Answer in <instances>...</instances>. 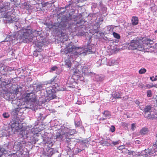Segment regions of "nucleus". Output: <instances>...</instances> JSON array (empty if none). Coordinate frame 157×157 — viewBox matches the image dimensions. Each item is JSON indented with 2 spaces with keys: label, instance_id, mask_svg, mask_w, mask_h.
Listing matches in <instances>:
<instances>
[{
  "label": "nucleus",
  "instance_id": "1a4fd4ad",
  "mask_svg": "<svg viewBox=\"0 0 157 157\" xmlns=\"http://www.w3.org/2000/svg\"><path fill=\"white\" fill-rule=\"evenodd\" d=\"M77 17H75V18H72V19L73 20V21L72 22H74V20L78 21L79 22V24H71L70 26L72 25H75L77 24H80L81 25L79 27H75V30L76 31H78V33H76V35L77 36H82L84 35L86 32L84 31V30H85L86 27L85 25H82V24H83V21H82L80 20H78L77 19Z\"/></svg>",
  "mask_w": 157,
  "mask_h": 157
},
{
  "label": "nucleus",
  "instance_id": "864d4df0",
  "mask_svg": "<svg viewBox=\"0 0 157 157\" xmlns=\"http://www.w3.org/2000/svg\"><path fill=\"white\" fill-rule=\"evenodd\" d=\"M149 1H151V0H147V2H147V3H146L147 4H149Z\"/></svg>",
  "mask_w": 157,
  "mask_h": 157
},
{
  "label": "nucleus",
  "instance_id": "a211bd4d",
  "mask_svg": "<svg viewBox=\"0 0 157 157\" xmlns=\"http://www.w3.org/2000/svg\"><path fill=\"white\" fill-rule=\"evenodd\" d=\"M132 23L133 25H136L138 23V18L137 17L133 16L131 19Z\"/></svg>",
  "mask_w": 157,
  "mask_h": 157
},
{
  "label": "nucleus",
  "instance_id": "37998d69",
  "mask_svg": "<svg viewBox=\"0 0 157 157\" xmlns=\"http://www.w3.org/2000/svg\"><path fill=\"white\" fill-rule=\"evenodd\" d=\"M39 1V0H32L31 2H32L33 4H36Z\"/></svg>",
  "mask_w": 157,
  "mask_h": 157
},
{
  "label": "nucleus",
  "instance_id": "13d9d810",
  "mask_svg": "<svg viewBox=\"0 0 157 157\" xmlns=\"http://www.w3.org/2000/svg\"><path fill=\"white\" fill-rule=\"evenodd\" d=\"M95 76H96V77H97V78H98V77H99V75H95Z\"/></svg>",
  "mask_w": 157,
  "mask_h": 157
},
{
  "label": "nucleus",
  "instance_id": "bf43d9fd",
  "mask_svg": "<svg viewBox=\"0 0 157 157\" xmlns=\"http://www.w3.org/2000/svg\"><path fill=\"white\" fill-rule=\"evenodd\" d=\"M155 33H157V29L155 31Z\"/></svg>",
  "mask_w": 157,
  "mask_h": 157
},
{
  "label": "nucleus",
  "instance_id": "c03bdc74",
  "mask_svg": "<svg viewBox=\"0 0 157 157\" xmlns=\"http://www.w3.org/2000/svg\"><path fill=\"white\" fill-rule=\"evenodd\" d=\"M97 7V4L95 3H93L92 4V8H96Z\"/></svg>",
  "mask_w": 157,
  "mask_h": 157
},
{
  "label": "nucleus",
  "instance_id": "4c0bfd02",
  "mask_svg": "<svg viewBox=\"0 0 157 157\" xmlns=\"http://www.w3.org/2000/svg\"><path fill=\"white\" fill-rule=\"evenodd\" d=\"M5 151H6V150L4 148L1 147H0V153L2 154L4 153Z\"/></svg>",
  "mask_w": 157,
  "mask_h": 157
},
{
  "label": "nucleus",
  "instance_id": "7ed1b4c3",
  "mask_svg": "<svg viewBox=\"0 0 157 157\" xmlns=\"http://www.w3.org/2000/svg\"><path fill=\"white\" fill-rule=\"evenodd\" d=\"M3 97L7 100L11 101L12 103L16 104L18 106L17 109L18 108L21 109L26 108L31 109L35 111L37 109L38 104L36 100V96L33 93H27L26 94L25 99L26 101V106L25 104V102L21 104V102L20 101L17 100H14V94L8 93L4 94Z\"/></svg>",
  "mask_w": 157,
  "mask_h": 157
},
{
  "label": "nucleus",
  "instance_id": "6e6d98bb",
  "mask_svg": "<svg viewBox=\"0 0 157 157\" xmlns=\"http://www.w3.org/2000/svg\"><path fill=\"white\" fill-rule=\"evenodd\" d=\"M67 150H68V151H69L70 150H71V148L69 147H67Z\"/></svg>",
  "mask_w": 157,
  "mask_h": 157
},
{
  "label": "nucleus",
  "instance_id": "dca6fc26",
  "mask_svg": "<svg viewBox=\"0 0 157 157\" xmlns=\"http://www.w3.org/2000/svg\"><path fill=\"white\" fill-rule=\"evenodd\" d=\"M46 84H40L37 85L36 88H34L35 91L37 92L39 90L44 89Z\"/></svg>",
  "mask_w": 157,
  "mask_h": 157
},
{
  "label": "nucleus",
  "instance_id": "58836bf2",
  "mask_svg": "<svg viewBox=\"0 0 157 157\" xmlns=\"http://www.w3.org/2000/svg\"><path fill=\"white\" fill-rule=\"evenodd\" d=\"M136 128L135 124L133 123L131 125V129L132 131H134Z\"/></svg>",
  "mask_w": 157,
  "mask_h": 157
},
{
  "label": "nucleus",
  "instance_id": "052dcab7",
  "mask_svg": "<svg viewBox=\"0 0 157 157\" xmlns=\"http://www.w3.org/2000/svg\"><path fill=\"white\" fill-rule=\"evenodd\" d=\"M143 86H142V88H143Z\"/></svg>",
  "mask_w": 157,
  "mask_h": 157
},
{
  "label": "nucleus",
  "instance_id": "9b49d317",
  "mask_svg": "<svg viewBox=\"0 0 157 157\" xmlns=\"http://www.w3.org/2000/svg\"><path fill=\"white\" fill-rule=\"evenodd\" d=\"M18 135H21L23 137H26L27 138L29 137H31L32 136L33 133H32V131L30 130H22L21 128L20 129L19 131L17 132V134Z\"/></svg>",
  "mask_w": 157,
  "mask_h": 157
},
{
  "label": "nucleus",
  "instance_id": "9d476101",
  "mask_svg": "<svg viewBox=\"0 0 157 157\" xmlns=\"http://www.w3.org/2000/svg\"><path fill=\"white\" fill-rule=\"evenodd\" d=\"M20 121L18 118H16L13 120L11 124L12 131L14 134H17V132L19 131L21 128V126L20 124Z\"/></svg>",
  "mask_w": 157,
  "mask_h": 157
},
{
  "label": "nucleus",
  "instance_id": "603ef678",
  "mask_svg": "<svg viewBox=\"0 0 157 157\" xmlns=\"http://www.w3.org/2000/svg\"><path fill=\"white\" fill-rule=\"evenodd\" d=\"M25 69H21V71H22L23 72L25 71Z\"/></svg>",
  "mask_w": 157,
  "mask_h": 157
},
{
  "label": "nucleus",
  "instance_id": "473e14b6",
  "mask_svg": "<svg viewBox=\"0 0 157 157\" xmlns=\"http://www.w3.org/2000/svg\"><path fill=\"white\" fill-rule=\"evenodd\" d=\"M3 117L5 118H8L10 117V115L8 113H5L2 114Z\"/></svg>",
  "mask_w": 157,
  "mask_h": 157
},
{
  "label": "nucleus",
  "instance_id": "c9c22d12",
  "mask_svg": "<svg viewBox=\"0 0 157 157\" xmlns=\"http://www.w3.org/2000/svg\"><path fill=\"white\" fill-rule=\"evenodd\" d=\"M115 127L113 125L111 126L110 128V131H111L112 132H113L115 131Z\"/></svg>",
  "mask_w": 157,
  "mask_h": 157
},
{
  "label": "nucleus",
  "instance_id": "20e7f679",
  "mask_svg": "<svg viewBox=\"0 0 157 157\" xmlns=\"http://www.w3.org/2000/svg\"><path fill=\"white\" fill-rule=\"evenodd\" d=\"M153 44V41L149 39H144L143 43L141 40H133L128 44V47L129 49H137L140 51L146 50L145 51L149 52V49L152 48V45Z\"/></svg>",
  "mask_w": 157,
  "mask_h": 157
},
{
  "label": "nucleus",
  "instance_id": "a19ab883",
  "mask_svg": "<svg viewBox=\"0 0 157 157\" xmlns=\"http://www.w3.org/2000/svg\"><path fill=\"white\" fill-rule=\"evenodd\" d=\"M132 34V33H131L130 32H129V31H127V32H126V33H125L126 36H130Z\"/></svg>",
  "mask_w": 157,
  "mask_h": 157
},
{
  "label": "nucleus",
  "instance_id": "b1692460",
  "mask_svg": "<svg viewBox=\"0 0 157 157\" xmlns=\"http://www.w3.org/2000/svg\"><path fill=\"white\" fill-rule=\"evenodd\" d=\"M153 87H156V88L157 87V86L156 84L155 85H150V84H147V85L144 86V89H150L151 88H152Z\"/></svg>",
  "mask_w": 157,
  "mask_h": 157
},
{
  "label": "nucleus",
  "instance_id": "2f4dec72",
  "mask_svg": "<svg viewBox=\"0 0 157 157\" xmlns=\"http://www.w3.org/2000/svg\"><path fill=\"white\" fill-rule=\"evenodd\" d=\"M146 71V70L145 68H142L140 69L139 71L140 74H141L144 73Z\"/></svg>",
  "mask_w": 157,
  "mask_h": 157
},
{
  "label": "nucleus",
  "instance_id": "f704fd0d",
  "mask_svg": "<svg viewBox=\"0 0 157 157\" xmlns=\"http://www.w3.org/2000/svg\"><path fill=\"white\" fill-rule=\"evenodd\" d=\"M150 78L152 81H156L157 80V75H156L155 77H154V76L151 77H150Z\"/></svg>",
  "mask_w": 157,
  "mask_h": 157
},
{
  "label": "nucleus",
  "instance_id": "a878e982",
  "mask_svg": "<svg viewBox=\"0 0 157 157\" xmlns=\"http://www.w3.org/2000/svg\"><path fill=\"white\" fill-rule=\"evenodd\" d=\"M147 97H151L152 96V93L151 90H149L147 91Z\"/></svg>",
  "mask_w": 157,
  "mask_h": 157
},
{
  "label": "nucleus",
  "instance_id": "79ce46f5",
  "mask_svg": "<svg viewBox=\"0 0 157 157\" xmlns=\"http://www.w3.org/2000/svg\"><path fill=\"white\" fill-rule=\"evenodd\" d=\"M75 123L76 126H78L80 125V123L79 121L76 122L75 120Z\"/></svg>",
  "mask_w": 157,
  "mask_h": 157
},
{
  "label": "nucleus",
  "instance_id": "f03ea898",
  "mask_svg": "<svg viewBox=\"0 0 157 157\" xmlns=\"http://www.w3.org/2000/svg\"><path fill=\"white\" fill-rule=\"evenodd\" d=\"M94 52V50L91 45L88 44L81 48L76 47L74 45L73 43L71 42L67 46L64 50V52L66 54L68 53V56L69 57V59L65 60V64L68 67H71L72 64L70 60L71 58L74 59L78 57L80 55L84 56L87 54L93 53Z\"/></svg>",
  "mask_w": 157,
  "mask_h": 157
},
{
  "label": "nucleus",
  "instance_id": "e433bc0d",
  "mask_svg": "<svg viewBox=\"0 0 157 157\" xmlns=\"http://www.w3.org/2000/svg\"><path fill=\"white\" fill-rule=\"evenodd\" d=\"M67 139V140H66V142L67 143V144H68L71 141V140L69 138V137H67V138H64L62 140L61 139H59V140H63L64 139Z\"/></svg>",
  "mask_w": 157,
  "mask_h": 157
},
{
  "label": "nucleus",
  "instance_id": "5fc2aeb1",
  "mask_svg": "<svg viewBox=\"0 0 157 157\" xmlns=\"http://www.w3.org/2000/svg\"><path fill=\"white\" fill-rule=\"evenodd\" d=\"M136 104H138L139 105V104H140V103L138 101H136Z\"/></svg>",
  "mask_w": 157,
  "mask_h": 157
},
{
  "label": "nucleus",
  "instance_id": "6ab92c4d",
  "mask_svg": "<svg viewBox=\"0 0 157 157\" xmlns=\"http://www.w3.org/2000/svg\"><path fill=\"white\" fill-rule=\"evenodd\" d=\"M138 155L142 157H148L147 149L142 151L140 153L139 152Z\"/></svg>",
  "mask_w": 157,
  "mask_h": 157
},
{
  "label": "nucleus",
  "instance_id": "a18cd8bd",
  "mask_svg": "<svg viewBox=\"0 0 157 157\" xmlns=\"http://www.w3.org/2000/svg\"><path fill=\"white\" fill-rule=\"evenodd\" d=\"M101 143L103 146H108L109 145V144L107 143H105L101 142Z\"/></svg>",
  "mask_w": 157,
  "mask_h": 157
},
{
  "label": "nucleus",
  "instance_id": "4468645a",
  "mask_svg": "<svg viewBox=\"0 0 157 157\" xmlns=\"http://www.w3.org/2000/svg\"><path fill=\"white\" fill-rule=\"evenodd\" d=\"M13 79L11 78H8L3 81V82H2L0 84L1 86L3 87L6 86L8 85L11 84V82L13 81Z\"/></svg>",
  "mask_w": 157,
  "mask_h": 157
},
{
  "label": "nucleus",
  "instance_id": "ddd939ff",
  "mask_svg": "<svg viewBox=\"0 0 157 157\" xmlns=\"http://www.w3.org/2000/svg\"><path fill=\"white\" fill-rule=\"evenodd\" d=\"M148 157H154L156 155L157 150L153 146L152 148H148L147 149Z\"/></svg>",
  "mask_w": 157,
  "mask_h": 157
},
{
  "label": "nucleus",
  "instance_id": "de8ad7c7",
  "mask_svg": "<svg viewBox=\"0 0 157 157\" xmlns=\"http://www.w3.org/2000/svg\"><path fill=\"white\" fill-rule=\"evenodd\" d=\"M39 115H40V116H38V118L39 119V120H40L42 119V114L41 113H40Z\"/></svg>",
  "mask_w": 157,
  "mask_h": 157
},
{
  "label": "nucleus",
  "instance_id": "f3484780",
  "mask_svg": "<svg viewBox=\"0 0 157 157\" xmlns=\"http://www.w3.org/2000/svg\"><path fill=\"white\" fill-rule=\"evenodd\" d=\"M0 84L3 82V81L6 79L7 78H10L9 75L7 73H4L2 75L0 76Z\"/></svg>",
  "mask_w": 157,
  "mask_h": 157
},
{
  "label": "nucleus",
  "instance_id": "8fccbe9b",
  "mask_svg": "<svg viewBox=\"0 0 157 157\" xmlns=\"http://www.w3.org/2000/svg\"><path fill=\"white\" fill-rule=\"evenodd\" d=\"M36 53H37V51H34V52L33 53V55L34 56H35L36 57L37 56L38 54H36Z\"/></svg>",
  "mask_w": 157,
  "mask_h": 157
},
{
  "label": "nucleus",
  "instance_id": "7c9ffc66",
  "mask_svg": "<svg viewBox=\"0 0 157 157\" xmlns=\"http://www.w3.org/2000/svg\"><path fill=\"white\" fill-rule=\"evenodd\" d=\"M101 64H108V63L107 62V58H104L101 60Z\"/></svg>",
  "mask_w": 157,
  "mask_h": 157
},
{
  "label": "nucleus",
  "instance_id": "393cba45",
  "mask_svg": "<svg viewBox=\"0 0 157 157\" xmlns=\"http://www.w3.org/2000/svg\"><path fill=\"white\" fill-rule=\"evenodd\" d=\"M61 37L64 40L67 41L68 39L67 35L66 33H64L63 32H61Z\"/></svg>",
  "mask_w": 157,
  "mask_h": 157
},
{
  "label": "nucleus",
  "instance_id": "ea45409f",
  "mask_svg": "<svg viewBox=\"0 0 157 157\" xmlns=\"http://www.w3.org/2000/svg\"><path fill=\"white\" fill-rule=\"evenodd\" d=\"M57 68L56 66H54L50 70L51 72L53 71H55L57 69Z\"/></svg>",
  "mask_w": 157,
  "mask_h": 157
},
{
  "label": "nucleus",
  "instance_id": "412c9836",
  "mask_svg": "<svg viewBox=\"0 0 157 157\" xmlns=\"http://www.w3.org/2000/svg\"><path fill=\"white\" fill-rule=\"evenodd\" d=\"M81 65H78L77 68L76 69H74L73 70H74V73L75 74H76L77 75H78V74H79L80 71V69H79V68H81Z\"/></svg>",
  "mask_w": 157,
  "mask_h": 157
},
{
  "label": "nucleus",
  "instance_id": "4d7b16f0",
  "mask_svg": "<svg viewBox=\"0 0 157 157\" xmlns=\"http://www.w3.org/2000/svg\"><path fill=\"white\" fill-rule=\"evenodd\" d=\"M18 90H17V89H16V92H15V94H17V92L18 91Z\"/></svg>",
  "mask_w": 157,
  "mask_h": 157
},
{
  "label": "nucleus",
  "instance_id": "cd10ccee",
  "mask_svg": "<svg viewBox=\"0 0 157 157\" xmlns=\"http://www.w3.org/2000/svg\"><path fill=\"white\" fill-rule=\"evenodd\" d=\"M107 30L109 31V32H112L113 31L114 27L112 25L109 26L107 27Z\"/></svg>",
  "mask_w": 157,
  "mask_h": 157
},
{
  "label": "nucleus",
  "instance_id": "f257e3e1",
  "mask_svg": "<svg viewBox=\"0 0 157 157\" xmlns=\"http://www.w3.org/2000/svg\"><path fill=\"white\" fill-rule=\"evenodd\" d=\"M40 32L33 31L30 29H23L18 32L17 37L24 43H35L37 48L36 50L40 52L42 47L44 45L45 40L40 36Z\"/></svg>",
  "mask_w": 157,
  "mask_h": 157
},
{
  "label": "nucleus",
  "instance_id": "423d86ee",
  "mask_svg": "<svg viewBox=\"0 0 157 157\" xmlns=\"http://www.w3.org/2000/svg\"><path fill=\"white\" fill-rule=\"evenodd\" d=\"M58 86V84L56 83L54 81H51L50 83L46 84L45 89L46 94H44V98L41 102V104H44L48 102L50 100L54 98L55 97L54 94L56 92L55 89Z\"/></svg>",
  "mask_w": 157,
  "mask_h": 157
},
{
  "label": "nucleus",
  "instance_id": "09e8293b",
  "mask_svg": "<svg viewBox=\"0 0 157 157\" xmlns=\"http://www.w3.org/2000/svg\"><path fill=\"white\" fill-rule=\"evenodd\" d=\"M154 147H155L157 150V140L155 142V144H154Z\"/></svg>",
  "mask_w": 157,
  "mask_h": 157
},
{
  "label": "nucleus",
  "instance_id": "49530a36",
  "mask_svg": "<svg viewBox=\"0 0 157 157\" xmlns=\"http://www.w3.org/2000/svg\"><path fill=\"white\" fill-rule=\"evenodd\" d=\"M140 141L139 140H136L135 141V143L136 144H140Z\"/></svg>",
  "mask_w": 157,
  "mask_h": 157
},
{
  "label": "nucleus",
  "instance_id": "3c124183",
  "mask_svg": "<svg viewBox=\"0 0 157 157\" xmlns=\"http://www.w3.org/2000/svg\"><path fill=\"white\" fill-rule=\"evenodd\" d=\"M127 3L128 4V5H130L131 4L132 1L131 0H129L128 1Z\"/></svg>",
  "mask_w": 157,
  "mask_h": 157
},
{
  "label": "nucleus",
  "instance_id": "c85d7f7f",
  "mask_svg": "<svg viewBox=\"0 0 157 157\" xmlns=\"http://www.w3.org/2000/svg\"><path fill=\"white\" fill-rule=\"evenodd\" d=\"M5 66L3 63H0V71L5 70Z\"/></svg>",
  "mask_w": 157,
  "mask_h": 157
},
{
  "label": "nucleus",
  "instance_id": "bb28decb",
  "mask_svg": "<svg viewBox=\"0 0 157 157\" xmlns=\"http://www.w3.org/2000/svg\"><path fill=\"white\" fill-rule=\"evenodd\" d=\"M113 35L114 38L117 39H120V35L115 32L113 33Z\"/></svg>",
  "mask_w": 157,
  "mask_h": 157
},
{
  "label": "nucleus",
  "instance_id": "c756f323",
  "mask_svg": "<svg viewBox=\"0 0 157 157\" xmlns=\"http://www.w3.org/2000/svg\"><path fill=\"white\" fill-rule=\"evenodd\" d=\"M115 62V60L113 59L109 61L108 62V65L110 66H113Z\"/></svg>",
  "mask_w": 157,
  "mask_h": 157
},
{
  "label": "nucleus",
  "instance_id": "5701e85b",
  "mask_svg": "<svg viewBox=\"0 0 157 157\" xmlns=\"http://www.w3.org/2000/svg\"><path fill=\"white\" fill-rule=\"evenodd\" d=\"M113 97L115 98H121V95L120 93L118 92H116L114 94H113Z\"/></svg>",
  "mask_w": 157,
  "mask_h": 157
},
{
  "label": "nucleus",
  "instance_id": "f8f14e48",
  "mask_svg": "<svg viewBox=\"0 0 157 157\" xmlns=\"http://www.w3.org/2000/svg\"><path fill=\"white\" fill-rule=\"evenodd\" d=\"M151 107L150 105H147L144 109V112L145 113V117L150 119H153L155 117L153 115H151V113L148 114L147 115L146 113L150 111L151 109Z\"/></svg>",
  "mask_w": 157,
  "mask_h": 157
},
{
  "label": "nucleus",
  "instance_id": "aec40b11",
  "mask_svg": "<svg viewBox=\"0 0 157 157\" xmlns=\"http://www.w3.org/2000/svg\"><path fill=\"white\" fill-rule=\"evenodd\" d=\"M148 132V129L144 127L140 131V132L142 135H144L147 134Z\"/></svg>",
  "mask_w": 157,
  "mask_h": 157
},
{
  "label": "nucleus",
  "instance_id": "72a5a7b5",
  "mask_svg": "<svg viewBox=\"0 0 157 157\" xmlns=\"http://www.w3.org/2000/svg\"><path fill=\"white\" fill-rule=\"evenodd\" d=\"M121 141L120 140H119L116 141H112L111 143L113 144L114 145L116 146Z\"/></svg>",
  "mask_w": 157,
  "mask_h": 157
},
{
  "label": "nucleus",
  "instance_id": "2eb2a0df",
  "mask_svg": "<svg viewBox=\"0 0 157 157\" xmlns=\"http://www.w3.org/2000/svg\"><path fill=\"white\" fill-rule=\"evenodd\" d=\"M104 117L101 118V120L103 121L106 119L108 118H110L111 116V114L108 111H105L103 113Z\"/></svg>",
  "mask_w": 157,
  "mask_h": 157
},
{
  "label": "nucleus",
  "instance_id": "0eeeda50",
  "mask_svg": "<svg viewBox=\"0 0 157 157\" xmlns=\"http://www.w3.org/2000/svg\"><path fill=\"white\" fill-rule=\"evenodd\" d=\"M10 4L6 3L3 7H1V14L2 15L4 22L6 24L13 23L18 20V17L13 14L11 12H4V10L6 11L10 7L8 6Z\"/></svg>",
  "mask_w": 157,
  "mask_h": 157
},
{
  "label": "nucleus",
  "instance_id": "4be33fe9",
  "mask_svg": "<svg viewBox=\"0 0 157 157\" xmlns=\"http://www.w3.org/2000/svg\"><path fill=\"white\" fill-rule=\"evenodd\" d=\"M82 72L84 73L85 75H88L91 73V72H89L88 69L86 68L85 67H83L82 68Z\"/></svg>",
  "mask_w": 157,
  "mask_h": 157
},
{
  "label": "nucleus",
  "instance_id": "6e6552de",
  "mask_svg": "<svg viewBox=\"0 0 157 157\" xmlns=\"http://www.w3.org/2000/svg\"><path fill=\"white\" fill-rule=\"evenodd\" d=\"M76 133V131L74 129L69 128L67 127L62 128L60 132H57L56 135V138L62 140L67 137H70Z\"/></svg>",
  "mask_w": 157,
  "mask_h": 157
},
{
  "label": "nucleus",
  "instance_id": "39448f33",
  "mask_svg": "<svg viewBox=\"0 0 157 157\" xmlns=\"http://www.w3.org/2000/svg\"><path fill=\"white\" fill-rule=\"evenodd\" d=\"M73 20L72 19V16L70 14H67L64 16L60 23H54L49 26L50 29H52L54 31H60L64 28L69 29L70 27L71 24H79V22L74 20V22H72Z\"/></svg>",
  "mask_w": 157,
  "mask_h": 157
}]
</instances>
